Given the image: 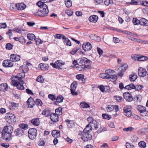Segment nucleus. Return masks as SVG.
<instances>
[{"label":"nucleus","mask_w":148,"mask_h":148,"mask_svg":"<svg viewBox=\"0 0 148 148\" xmlns=\"http://www.w3.org/2000/svg\"><path fill=\"white\" fill-rule=\"evenodd\" d=\"M13 130V127L11 126H5L3 128V131L8 134H12Z\"/></svg>","instance_id":"obj_14"},{"label":"nucleus","mask_w":148,"mask_h":148,"mask_svg":"<svg viewBox=\"0 0 148 148\" xmlns=\"http://www.w3.org/2000/svg\"><path fill=\"white\" fill-rule=\"evenodd\" d=\"M37 5L41 9L34 14L35 15H38L41 17H44L47 15L49 12L48 6L46 4H44L41 2H38L36 3Z\"/></svg>","instance_id":"obj_1"},{"label":"nucleus","mask_w":148,"mask_h":148,"mask_svg":"<svg viewBox=\"0 0 148 148\" xmlns=\"http://www.w3.org/2000/svg\"><path fill=\"white\" fill-rule=\"evenodd\" d=\"M35 41L37 45H39L40 44H42L43 42V41L40 38L35 39Z\"/></svg>","instance_id":"obj_58"},{"label":"nucleus","mask_w":148,"mask_h":148,"mask_svg":"<svg viewBox=\"0 0 148 148\" xmlns=\"http://www.w3.org/2000/svg\"><path fill=\"white\" fill-rule=\"evenodd\" d=\"M133 24L135 25H138L140 24V20L136 18H133L132 20Z\"/></svg>","instance_id":"obj_38"},{"label":"nucleus","mask_w":148,"mask_h":148,"mask_svg":"<svg viewBox=\"0 0 148 148\" xmlns=\"http://www.w3.org/2000/svg\"><path fill=\"white\" fill-rule=\"evenodd\" d=\"M77 88V84L74 83H72L71 86V90H75Z\"/></svg>","instance_id":"obj_55"},{"label":"nucleus","mask_w":148,"mask_h":148,"mask_svg":"<svg viewBox=\"0 0 148 148\" xmlns=\"http://www.w3.org/2000/svg\"><path fill=\"white\" fill-rule=\"evenodd\" d=\"M147 73V71L145 69L141 67L139 68L138 70V74L140 77H143L145 76Z\"/></svg>","instance_id":"obj_6"},{"label":"nucleus","mask_w":148,"mask_h":148,"mask_svg":"<svg viewBox=\"0 0 148 148\" xmlns=\"http://www.w3.org/2000/svg\"><path fill=\"white\" fill-rule=\"evenodd\" d=\"M80 105L83 108H87L90 107V106L85 102H81Z\"/></svg>","instance_id":"obj_44"},{"label":"nucleus","mask_w":148,"mask_h":148,"mask_svg":"<svg viewBox=\"0 0 148 148\" xmlns=\"http://www.w3.org/2000/svg\"><path fill=\"white\" fill-rule=\"evenodd\" d=\"M138 2L136 0H131V2H127L126 3L127 4H130L133 5H137Z\"/></svg>","instance_id":"obj_47"},{"label":"nucleus","mask_w":148,"mask_h":148,"mask_svg":"<svg viewBox=\"0 0 148 148\" xmlns=\"http://www.w3.org/2000/svg\"><path fill=\"white\" fill-rule=\"evenodd\" d=\"M64 98L61 95H59L57 97L56 99V101L54 102V104L57 105V103H59L62 102Z\"/></svg>","instance_id":"obj_26"},{"label":"nucleus","mask_w":148,"mask_h":148,"mask_svg":"<svg viewBox=\"0 0 148 148\" xmlns=\"http://www.w3.org/2000/svg\"><path fill=\"white\" fill-rule=\"evenodd\" d=\"M5 118L7 122L10 124L14 123L16 121L15 116L12 113H7L5 116Z\"/></svg>","instance_id":"obj_2"},{"label":"nucleus","mask_w":148,"mask_h":148,"mask_svg":"<svg viewBox=\"0 0 148 148\" xmlns=\"http://www.w3.org/2000/svg\"><path fill=\"white\" fill-rule=\"evenodd\" d=\"M82 135L81 138L84 141H87L92 138L91 135L89 133H83Z\"/></svg>","instance_id":"obj_7"},{"label":"nucleus","mask_w":148,"mask_h":148,"mask_svg":"<svg viewBox=\"0 0 148 148\" xmlns=\"http://www.w3.org/2000/svg\"><path fill=\"white\" fill-rule=\"evenodd\" d=\"M137 75L136 74L134 73L129 75V78L131 82H134L137 79Z\"/></svg>","instance_id":"obj_31"},{"label":"nucleus","mask_w":148,"mask_h":148,"mask_svg":"<svg viewBox=\"0 0 148 148\" xmlns=\"http://www.w3.org/2000/svg\"><path fill=\"white\" fill-rule=\"evenodd\" d=\"M82 47L85 51H88L92 48L91 44L89 42L84 43L82 45Z\"/></svg>","instance_id":"obj_8"},{"label":"nucleus","mask_w":148,"mask_h":148,"mask_svg":"<svg viewBox=\"0 0 148 148\" xmlns=\"http://www.w3.org/2000/svg\"><path fill=\"white\" fill-rule=\"evenodd\" d=\"M24 83L22 82H18L15 85H13L12 86L16 87L18 89L20 90H23L25 88L23 86V84Z\"/></svg>","instance_id":"obj_19"},{"label":"nucleus","mask_w":148,"mask_h":148,"mask_svg":"<svg viewBox=\"0 0 148 148\" xmlns=\"http://www.w3.org/2000/svg\"><path fill=\"white\" fill-rule=\"evenodd\" d=\"M20 58L19 55L14 54H11L10 56V59L12 62L19 61L20 60Z\"/></svg>","instance_id":"obj_11"},{"label":"nucleus","mask_w":148,"mask_h":148,"mask_svg":"<svg viewBox=\"0 0 148 148\" xmlns=\"http://www.w3.org/2000/svg\"><path fill=\"white\" fill-rule=\"evenodd\" d=\"M65 64L64 62L61 60H58L56 61L54 64L51 63L50 64L53 67L58 69H61L60 66H62L63 65Z\"/></svg>","instance_id":"obj_4"},{"label":"nucleus","mask_w":148,"mask_h":148,"mask_svg":"<svg viewBox=\"0 0 148 148\" xmlns=\"http://www.w3.org/2000/svg\"><path fill=\"white\" fill-rule=\"evenodd\" d=\"M42 114L46 116H48L49 115L50 112L47 109H45L42 111Z\"/></svg>","instance_id":"obj_39"},{"label":"nucleus","mask_w":148,"mask_h":148,"mask_svg":"<svg viewBox=\"0 0 148 148\" xmlns=\"http://www.w3.org/2000/svg\"><path fill=\"white\" fill-rule=\"evenodd\" d=\"M117 79V77L116 75L114 74L113 75H112L111 77L108 79H110V80L114 82Z\"/></svg>","instance_id":"obj_54"},{"label":"nucleus","mask_w":148,"mask_h":148,"mask_svg":"<svg viewBox=\"0 0 148 148\" xmlns=\"http://www.w3.org/2000/svg\"><path fill=\"white\" fill-rule=\"evenodd\" d=\"M18 41L21 43H25L26 42V40L22 36L19 37Z\"/></svg>","instance_id":"obj_60"},{"label":"nucleus","mask_w":148,"mask_h":148,"mask_svg":"<svg viewBox=\"0 0 148 148\" xmlns=\"http://www.w3.org/2000/svg\"><path fill=\"white\" fill-rule=\"evenodd\" d=\"M12 44L11 43H8L6 44L5 46L6 48L7 49H8V50H10L11 49L12 47Z\"/></svg>","instance_id":"obj_63"},{"label":"nucleus","mask_w":148,"mask_h":148,"mask_svg":"<svg viewBox=\"0 0 148 148\" xmlns=\"http://www.w3.org/2000/svg\"><path fill=\"white\" fill-rule=\"evenodd\" d=\"M39 66L41 69L44 71L47 70L49 68L48 64L43 63L40 64L39 65Z\"/></svg>","instance_id":"obj_23"},{"label":"nucleus","mask_w":148,"mask_h":148,"mask_svg":"<svg viewBox=\"0 0 148 148\" xmlns=\"http://www.w3.org/2000/svg\"><path fill=\"white\" fill-rule=\"evenodd\" d=\"M52 135L54 137H59L60 136V132L59 131L54 130L52 131Z\"/></svg>","instance_id":"obj_29"},{"label":"nucleus","mask_w":148,"mask_h":148,"mask_svg":"<svg viewBox=\"0 0 148 148\" xmlns=\"http://www.w3.org/2000/svg\"><path fill=\"white\" fill-rule=\"evenodd\" d=\"M14 132L15 135L16 136H22L23 134V130L21 128H17L16 129Z\"/></svg>","instance_id":"obj_20"},{"label":"nucleus","mask_w":148,"mask_h":148,"mask_svg":"<svg viewBox=\"0 0 148 148\" xmlns=\"http://www.w3.org/2000/svg\"><path fill=\"white\" fill-rule=\"evenodd\" d=\"M91 126L90 125H87L86 126V127L83 130V133H89L91 131L92 129Z\"/></svg>","instance_id":"obj_30"},{"label":"nucleus","mask_w":148,"mask_h":148,"mask_svg":"<svg viewBox=\"0 0 148 148\" xmlns=\"http://www.w3.org/2000/svg\"><path fill=\"white\" fill-rule=\"evenodd\" d=\"M16 6L18 10H23L26 7V5L23 3H17Z\"/></svg>","instance_id":"obj_18"},{"label":"nucleus","mask_w":148,"mask_h":148,"mask_svg":"<svg viewBox=\"0 0 148 148\" xmlns=\"http://www.w3.org/2000/svg\"><path fill=\"white\" fill-rule=\"evenodd\" d=\"M114 107L112 106H109L107 108V110L108 112H110L112 111L114 109Z\"/></svg>","instance_id":"obj_59"},{"label":"nucleus","mask_w":148,"mask_h":148,"mask_svg":"<svg viewBox=\"0 0 148 148\" xmlns=\"http://www.w3.org/2000/svg\"><path fill=\"white\" fill-rule=\"evenodd\" d=\"M27 35V38L30 40H32L35 39V36L34 34H28Z\"/></svg>","instance_id":"obj_35"},{"label":"nucleus","mask_w":148,"mask_h":148,"mask_svg":"<svg viewBox=\"0 0 148 148\" xmlns=\"http://www.w3.org/2000/svg\"><path fill=\"white\" fill-rule=\"evenodd\" d=\"M137 108L141 114L143 111L145 110L146 109L145 107L140 105L138 106Z\"/></svg>","instance_id":"obj_33"},{"label":"nucleus","mask_w":148,"mask_h":148,"mask_svg":"<svg viewBox=\"0 0 148 148\" xmlns=\"http://www.w3.org/2000/svg\"><path fill=\"white\" fill-rule=\"evenodd\" d=\"M143 88V86L141 85H137L135 86L134 89H135L136 90H141Z\"/></svg>","instance_id":"obj_62"},{"label":"nucleus","mask_w":148,"mask_h":148,"mask_svg":"<svg viewBox=\"0 0 148 148\" xmlns=\"http://www.w3.org/2000/svg\"><path fill=\"white\" fill-rule=\"evenodd\" d=\"M50 118L51 121L54 122H56L59 120L58 116L56 114L51 113L50 115Z\"/></svg>","instance_id":"obj_17"},{"label":"nucleus","mask_w":148,"mask_h":148,"mask_svg":"<svg viewBox=\"0 0 148 148\" xmlns=\"http://www.w3.org/2000/svg\"><path fill=\"white\" fill-rule=\"evenodd\" d=\"M31 122L34 125L38 126L40 124L39 119L38 118L32 119L31 120Z\"/></svg>","instance_id":"obj_22"},{"label":"nucleus","mask_w":148,"mask_h":148,"mask_svg":"<svg viewBox=\"0 0 148 148\" xmlns=\"http://www.w3.org/2000/svg\"><path fill=\"white\" fill-rule=\"evenodd\" d=\"M65 4L68 8H70L72 6V2L71 0H67V1H65Z\"/></svg>","instance_id":"obj_50"},{"label":"nucleus","mask_w":148,"mask_h":148,"mask_svg":"<svg viewBox=\"0 0 148 148\" xmlns=\"http://www.w3.org/2000/svg\"><path fill=\"white\" fill-rule=\"evenodd\" d=\"M135 88V86L133 84H131L127 85L125 86V89L127 90H131L132 89H134Z\"/></svg>","instance_id":"obj_36"},{"label":"nucleus","mask_w":148,"mask_h":148,"mask_svg":"<svg viewBox=\"0 0 148 148\" xmlns=\"http://www.w3.org/2000/svg\"><path fill=\"white\" fill-rule=\"evenodd\" d=\"M123 111L125 113V115L127 116H130L132 114L131 112V108L127 107H125L123 109Z\"/></svg>","instance_id":"obj_13"},{"label":"nucleus","mask_w":148,"mask_h":148,"mask_svg":"<svg viewBox=\"0 0 148 148\" xmlns=\"http://www.w3.org/2000/svg\"><path fill=\"white\" fill-rule=\"evenodd\" d=\"M148 59V58L147 57L145 56L142 55H140L137 59L138 61H144L145 60H147Z\"/></svg>","instance_id":"obj_32"},{"label":"nucleus","mask_w":148,"mask_h":148,"mask_svg":"<svg viewBox=\"0 0 148 148\" xmlns=\"http://www.w3.org/2000/svg\"><path fill=\"white\" fill-rule=\"evenodd\" d=\"M107 74L105 72V73H102L100 75V77L101 78H103V79H108V77L107 75H106Z\"/></svg>","instance_id":"obj_61"},{"label":"nucleus","mask_w":148,"mask_h":148,"mask_svg":"<svg viewBox=\"0 0 148 148\" xmlns=\"http://www.w3.org/2000/svg\"><path fill=\"white\" fill-rule=\"evenodd\" d=\"M128 65L127 64L121 65L120 68L119 69V71L122 72H124L127 69Z\"/></svg>","instance_id":"obj_28"},{"label":"nucleus","mask_w":148,"mask_h":148,"mask_svg":"<svg viewBox=\"0 0 148 148\" xmlns=\"http://www.w3.org/2000/svg\"><path fill=\"white\" fill-rule=\"evenodd\" d=\"M138 145L141 148H145L146 146V143L143 141H141L138 143Z\"/></svg>","instance_id":"obj_42"},{"label":"nucleus","mask_w":148,"mask_h":148,"mask_svg":"<svg viewBox=\"0 0 148 148\" xmlns=\"http://www.w3.org/2000/svg\"><path fill=\"white\" fill-rule=\"evenodd\" d=\"M87 120L89 123V124L90 125V124H92L94 122V121H95L94 120L92 117H90L87 118Z\"/></svg>","instance_id":"obj_57"},{"label":"nucleus","mask_w":148,"mask_h":148,"mask_svg":"<svg viewBox=\"0 0 148 148\" xmlns=\"http://www.w3.org/2000/svg\"><path fill=\"white\" fill-rule=\"evenodd\" d=\"M35 103L37 105L41 106L42 105V103L41 101L39 99H36Z\"/></svg>","instance_id":"obj_52"},{"label":"nucleus","mask_w":148,"mask_h":148,"mask_svg":"<svg viewBox=\"0 0 148 148\" xmlns=\"http://www.w3.org/2000/svg\"><path fill=\"white\" fill-rule=\"evenodd\" d=\"M19 126L21 129L26 130L28 128V125L26 124H21L19 125Z\"/></svg>","instance_id":"obj_51"},{"label":"nucleus","mask_w":148,"mask_h":148,"mask_svg":"<svg viewBox=\"0 0 148 148\" xmlns=\"http://www.w3.org/2000/svg\"><path fill=\"white\" fill-rule=\"evenodd\" d=\"M140 24L142 26H147L148 25V20L144 18H142L140 19Z\"/></svg>","instance_id":"obj_24"},{"label":"nucleus","mask_w":148,"mask_h":148,"mask_svg":"<svg viewBox=\"0 0 148 148\" xmlns=\"http://www.w3.org/2000/svg\"><path fill=\"white\" fill-rule=\"evenodd\" d=\"M65 122L68 123L67 126L71 128L73 125V124H72L71 122H72L71 121H70L68 119H67L65 121Z\"/></svg>","instance_id":"obj_53"},{"label":"nucleus","mask_w":148,"mask_h":148,"mask_svg":"<svg viewBox=\"0 0 148 148\" xmlns=\"http://www.w3.org/2000/svg\"><path fill=\"white\" fill-rule=\"evenodd\" d=\"M23 72L20 73H19L16 75V76L18 78L20 79V80H22V78H24L25 76V73L24 72V71L23 70Z\"/></svg>","instance_id":"obj_37"},{"label":"nucleus","mask_w":148,"mask_h":148,"mask_svg":"<svg viewBox=\"0 0 148 148\" xmlns=\"http://www.w3.org/2000/svg\"><path fill=\"white\" fill-rule=\"evenodd\" d=\"M13 63L11 60H7L3 61V65L4 67H11L13 66Z\"/></svg>","instance_id":"obj_12"},{"label":"nucleus","mask_w":148,"mask_h":148,"mask_svg":"<svg viewBox=\"0 0 148 148\" xmlns=\"http://www.w3.org/2000/svg\"><path fill=\"white\" fill-rule=\"evenodd\" d=\"M123 95L124 98L127 101L131 102L133 100L132 95L128 92H124Z\"/></svg>","instance_id":"obj_10"},{"label":"nucleus","mask_w":148,"mask_h":148,"mask_svg":"<svg viewBox=\"0 0 148 148\" xmlns=\"http://www.w3.org/2000/svg\"><path fill=\"white\" fill-rule=\"evenodd\" d=\"M8 88V86L6 83H3L1 84V91L5 92Z\"/></svg>","instance_id":"obj_27"},{"label":"nucleus","mask_w":148,"mask_h":148,"mask_svg":"<svg viewBox=\"0 0 148 148\" xmlns=\"http://www.w3.org/2000/svg\"><path fill=\"white\" fill-rule=\"evenodd\" d=\"M44 79L42 76H38L36 79V81L40 82H43L44 81Z\"/></svg>","instance_id":"obj_49"},{"label":"nucleus","mask_w":148,"mask_h":148,"mask_svg":"<svg viewBox=\"0 0 148 148\" xmlns=\"http://www.w3.org/2000/svg\"><path fill=\"white\" fill-rule=\"evenodd\" d=\"M105 72L106 73L108 79H109L111 77L112 75H114L113 73H114L115 72L113 70L108 69L106 70Z\"/></svg>","instance_id":"obj_25"},{"label":"nucleus","mask_w":148,"mask_h":148,"mask_svg":"<svg viewBox=\"0 0 148 148\" xmlns=\"http://www.w3.org/2000/svg\"><path fill=\"white\" fill-rule=\"evenodd\" d=\"M114 98L118 102H121L122 100V98L121 97L119 96H114Z\"/></svg>","instance_id":"obj_46"},{"label":"nucleus","mask_w":148,"mask_h":148,"mask_svg":"<svg viewBox=\"0 0 148 148\" xmlns=\"http://www.w3.org/2000/svg\"><path fill=\"white\" fill-rule=\"evenodd\" d=\"M92 36H94V38H92V39L95 40L99 42L101 40L100 38L95 34L91 35L90 36V38H92Z\"/></svg>","instance_id":"obj_34"},{"label":"nucleus","mask_w":148,"mask_h":148,"mask_svg":"<svg viewBox=\"0 0 148 148\" xmlns=\"http://www.w3.org/2000/svg\"><path fill=\"white\" fill-rule=\"evenodd\" d=\"M107 130V128L104 127H102L99 128V129L97 131V132L99 134L102 132H103Z\"/></svg>","instance_id":"obj_45"},{"label":"nucleus","mask_w":148,"mask_h":148,"mask_svg":"<svg viewBox=\"0 0 148 148\" xmlns=\"http://www.w3.org/2000/svg\"><path fill=\"white\" fill-rule=\"evenodd\" d=\"M98 19V16L96 15H93L90 16L89 18L90 21L92 22L96 23Z\"/></svg>","instance_id":"obj_21"},{"label":"nucleus","mask_w":148,"mask_h":148,"mask_svg":"<svg viewBox=\"0 0 148 148\" xmlns=\"http://www.w3.org/2000/svg\"><path fill=\"white\" fill-rule=\"evenodd\" d=\"M10 104L11 106L13 108H17L19 106L18 103H15L13 102H10Z\"/></svg>","instance_id":"obj_56"},{"label":"nucleus","mask_w":148,"mask_h":148,"mask_svg":"<svg viewBox=\"0 0 148 148\" xmlns=\"http://www.w3.org/2000/svg\"><path fill=\"white\" fill-rule=\"evenodd\" d=\"M102 116L103 119H105L109 120L111 118V116L107 114H103Z\"/></svg>","instance_id":"obj_43"},{"label":"nucleus","mask_w":148,"mask_h":148,"mask_svg":"<svg viewBox=\"0 0 148 148\" xmlns=\"http://www.w3.org/2000/svg\"><path fill=\"white\" fill-rule=\"evenodd\" d=\"M11 79L12 80L11 82V84L12 85H15L18 82L24 83V81L23 80H20L16 75L12 76L11 78Z\"/></svg>","instance_id":"obj_5"},{"label":"nucleus","mask_w":148,"mask_h":148,"mask_svg":"<svg viewBox=\"0 0 148 148\" xmlns=\"http://www.w3.org/2000/svg\"><path fill=\"white\" fill-rule=\"evenodd\" d=\"M37 130L34 128L29 129L28 132V136L32 140L35 139L36 137L37 134Z\"/></svg>","instance_id":"obj_3"},{"label":"nucleus","mask_w":148,"mask_h":148,"mask_svg":"<svg viewBox=\"0 0 148 148\" xmlns=\"http://www.w3.org/2000/svg\"><path fill=\"white\" fill-rule=\"evenodd\" d=\"M12 134L3 132L2 133L1 137L3 140L9 141L12 139Z\"/></svg>","instance_id":"obj_9"},{"label":"nucleus","mask_w":148,"mask_h":148,"mask_svg":"<svg viewBox=\"0 0 148 148\" xmlns=\"http://www.w3.org/2000/svg\"><path fill=\"white\" fill-rule=\"evenodd\" d=\"M62 108L59 107L58 109H56V114H57L58 116L61 115L62 114Z\"/></svg>","instance_id":"obj_41"},{"label":"nucleus","mask_w":148,"mask_h":148,"mask_svg":"<svg viewBox=\"0 0 148 148\" xmlns=\"http://www.w3.org/2000/svg\"><path fill=\"white\" fill-rule=\"evenodd\" d=\"M82 65H79V64L77 66V70L79 71H83L85 69V66L84 65L81 64Z\"/></svg>","instance_id":"obj_40"},{"label":"nucleus","mask_w":148,"mask_h":148,"mask_svg":"<svg viewBox=\"0 0 148 148\" xmlns=\"http://www.w3.org/2000/svg\"><path fill=\"white\" fill-rule=\"evenodd\" d=\"M76 78L78 80H84V75L82 74H79L77 75L76 76Z\"/></svg>","instance_id":"obj_48"},{"label":"nucleus","mask_w":148,"mask_h":148,"mask_svg":"<svg viewBox=\"0 0 148 148\" xmlns=\"http://www.w3.org/2000/svg\"><path fill=\"white\" fill-rule=\"evenodd\" d=\"M28 106L29 108H32L35 104V102L32 97H30L27 101Z\"/></svg>","instance_id":"obj_15"},{"label":"nucleus","mask_w":148,"mask_h":148,"mask_svg":"<svg viewBox=\"0 0 148 148\" xmlns=\"http://www.w3.org/2000/svg\"><path fill=\"white\" fill-rule=\"evenodd\" d=\"M79 63L82 64H91V62L87 58L83 57L82 58L80 61Z\"/></svg>","instance_id":"obj_16"},{"label":"nucleus","mask_w":148,"mask_h":148,"mask_svg":"<svg viewBox=\"0 0 148 148\" xmlns=\"http://www.w3.org/2000/svg\"><path fill=\"white\" fill-rule=\"evenodd\" d=\"M126 147L127 148H134V146L133 145H131L128 143H126Z\"/></svg>","instance_id":"obj_64"}]
</instances>
